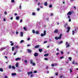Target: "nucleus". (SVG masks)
<instances>
[{"label":"nucleus","mask_w":78,"mask_h":78,"mask_svg":"<svg viewBox=\"0 0 78 78\" xmlns=\"http://www.w3.org/2000/svg\"><path fill=\"white\" fill-rule=\"evenodd\" d=\"M68 18H69V19L70 18V16H69V15H68Z\"/></svg>","instance_id":"de8ad7c7"},{"label":"nucleus","mask_w":78,"mask_h":78,"mask_svg":"<svg viewBox=\"0 0 78 78\" xmlns=\"http://www.w3.org/2000/svg\"><path fill=\"white\" fill-rule=\"evenodd\" d=\"M70 47V45L68 44L66 45V47Z\"/></svg>","instance_id":"a878e982"},{"label":"nucleus","mask_w":78,"mask_h":78,"mask_svg":"<svg viewBox=\"0 0 78 78\" xmlns=\"http://www.w3.org/2000/svg\"><path fill=\"white\" fill-rule=\"evenodd\" d=\"M24 42V41L21 40V41L20 42V43H22V42Z\"/></svg>","instance_id":"c9c22d12"},{"label":"nucleus","mask_w":78,"mask_h":78,"mask_svg":"<svg viewBox=\"0 0 78 78\" xmlns=\"http://www.w3.org/2000/svg\"><path fill=\"white\" fill-rule=\"evenodd\" d=\"M72 63L73 64H75V65H77V64H78V63L75 62V61H74Z\"/></svg>","instance_id":"6e6552de"},{"label":"nucleus","mask_w":78,"mask_h":78,"mask_svg":"<svg viewBox=\"0 0 78 78\" xmlns=\"http://www.w3.org/2000/svg\"><path fill=\"white\" fill-rule=\"evenodd\" d=\"M5 78H8V77H7V76H5Z\"/></svg>","instance_id":"774afa93"},{"label":"nucleus","mask_w":78,"mask_h":78,"mask_svg":"<svg viewBox=\"0 0 78 78\" xmlns=\"http://www.w3.org/2000/svg\"><path fill=\"white\" fill-rule=\"evenodd\" d=\"M32 33H33L34 34V33H35V31L34 30H32Z\"/></svg>","instance_id":"c756f323"},{"label":"nucleus","mask_w":78,"mask_h":78,"mask_svg":"<svg viewBox=\"0 0 78 78\" xmlns=\"http://www.w3.org/2000/svg\"><path fill=\"white\" fill-rule=\"evenodd\" d=\"M69 59L71 61L72 60V58L71 57H69Z\"/></svg>","instance_id":"4c0bfd02"},{"label":"nucleus","mask_w":78,"mask_h":78,"mask_svg":"<svg viewBox=\"0 0 78 78\" xmlns=\"http://www.w3.org/2000/svg\"><path fill=\"white\" fill-rule=\"evenodd\" d=\"M14 16H17V14L15 13L14 14Z\"/></svg>","instance_id":"6e6d98bb"},{"label":"nucleus","mask_w":78,"mask_h":78,"mask_svg":"<svg viewBox=\"0 0 78 78\" xmlns=\"http://www.w3.org/2000/svg\"><path fill=\"white\" fill-rule=\"evenodd\" d=\"M11 46H13L14 45V43H12L11 44Z\"/></svg>","instance_id":"58836bf2"},{"label":"nucleus","mask_w":78,"mask_h":78,"mask_svg":"<svg viewBox=\"0 0 78 78\" xmlns=\"http://www.w3.org/2000/svg\"><path fill=\"white\" fill-rule=\"evenodd\" d=\"M15 50V49L14 48V47H13L12 48V51H14Z\"/></svg>","instance_id":"dca6fc26"},{"label":"nucleus","mask_w":78,"mask_h":78,"mask_svg":"<svg viewBox=\"0 0 78 78\" xmlns=\"http://www.w3.org/2000/svg\"><path fill=\"white\" fill-rule=\"evenodd\" d=\"M56 55H59V53L58 52V53H56Z\"/></svg>","instance_id":"5fc2aeb1"},{"label":"nucleus","mask_w":78,"mask_h":78,"mask_svg":"<svg viewBox=\"0 0 78 78\" xmlns=\"http://www.w3.org/2000/svg\"><path fill=\"white\" fill-rule=\"evenodd\" d=\"M0 71L1 72H3V69L2 68H0Z\"/></svg>","instance_id":"4be33fe9"},{"label":"nucleus","mask_w":78,"mask_h":78,"mask_svg":"<svg viewBox=\"0 0 78 78\" xmlns=\"http://www.w3.org/2000/svg\"><path fill=\"white\" fill-rule=\"evenodd\" d=\"M61 37H62V34H61L59 35V37H55V39L56 40H58V39H61Z\"/></svg>","instance_id":"f257e3e1"},{"label":"nucleus","mask_w":78,"mask_h":78,"mask_svg":"<svg viewBox=\"0 0 78 78\" xmlns=\"http://www.w3.org/2000/svg\"><path fill=\"white\" fill-rule=\"evenodd\" d=\"M9 69H11V66L10 65V66H9Z\"/></svg>","instance_id":"a18cd8bd"},{"label":"nucleus","mask_w":78,"mask_h":78,"mask_svg":"<svg viewBox=\"0 0 78 78\" xmlns=\"http://www.w3.org/2000/svg\"><path fill=\"white\" fill-rule=\"evenodd\" d=\"M56 50H57V51H59V49H58V48H57L56 49Z\"/></svg>","instance_id":"0e129e2a"},{"label":"nucleus","mask_w":78,"mask_h":78,"mask_svg":"<svg viewBox=\"0 0 78 78\" xmlns=\"http://www.w3.org/2000/svg\"><path fill=\"white\" fill-rule=\"evenodd\" d=\"M68 30L66 32L67 33H69V31H70V27H67L66 28Z\"/></svg>","instance_id":"7ed1b4c3"},{"label":"nucleus","mask_w":78,"mask_h":78,"mask_svg":"<svg viewBox=\"0 0 78 78\" xmlns=\"http://www.w3.org/2000/svg\"><path fill=\"white\" fill-rule=\"evenodd\" d=\"M60 59H62V58H64V56L61 57L60 58Z\"/></svg>","instance_id":"49530a36"},{"label":"nucleus","mask_w":78,"mask_h":78,"mask_svg":"<svg viewBox=\"0 0 78 78\" xmlns=\"http://www.w3.org/2000/svg\"><path fill=\"white\" fill-rule=\"evenodd\" d=\"M41 5V3H40V2L38 3V5L39 6V5Z\"/></svg>","instance_id":"4d7b16f0"},{"label":"nucleus","mask_w":78,"mask_h":78,"mask_svg":"<svg viewBox=\"0 0 78 78\" xmlns=\"http://www.w3.org/2000/svg\"><path fill=\"white\" fill-rule=\"evenodd\" d=\"M23 28L24 30H25V31H27L28 30L27 29V27H23Z\"/></svg>","instance_id":"6ab92c4d"},{"label":"nucleus","mask_w":78,"mask_h":78,"mask_svg":"<svg viewBox=\"0 0 78 78\" xmlns=\"http://www.w3.org/2000/svg\"><path fill=\"white\" fill-rule=\"evenodd\" d=\"M30 63L31 64H33V66H35V65H36V64H35V63L34 62H33V61L32 60H30Z\"/></svg>","instance_id":"f03ea898"},{"label":"nucleus","mask_w":78,"mask_h":78,"mask_svg":"<svg viewBox=\"0 0 78 78\" xmlns=\"http://www.w3.org/2000/svg\"><path fill=\"white\" fill-rule=\"evenodd\" d=\"M34 73H37V71L35 70L34 71Z\"/></svg>","instance_id":"473e14b6"},{"label":"nucleus","mask_w":78,"mask_h":78,"mask_svg":"<svg viewBox=\"0 0 78 78\" xmlns=\"http://www.w3.org/2000/svg\"><path fill=\"white\" fill-rule=\"evenodd\" d=\"M20 58H17L16 59V61H18V60H20Z\"/></svg>","instance_id":"412c9836"},{"label":"nucleus","mask_w":78,"mask_h":78,"mask_svg":"<svg viewBox=\"0 0 78 78\" xmlns=\"http://www.w3.org/2000/svg\"><path fill=\"white\" fill-rule=\"evenodd\" d=\"M36 34H39V32L38 31H36Z\"/></svg>","instance_id":"7c9ffc66"},{"label":"nucleus","mask_w":78,"mask_h":78,"mask_svg":"<svg viewBox=\"0 0 78 78\" xmlns=\"http://www.w3.org/2000/svg\"><path fill=\"white\" fill-rule=\"evenodd\" d=\"M24 62H26V63H27V60H25Z\"/></svg>","instance_id":"bf43d9fd"},{"label":"nucleus","mask_w":78,"mask_h":78,"mask_svg":"<svg viewBox=\"0 0 78 78\" xmlns=\"http://www.w3.org/2000/svg\"><path fill=\"white\" fill-rule=\"evenodd\" d=\"M69 22H71V19H69Z\"/></svg>","instance_id":"680f3d73"},{"label":"nucleus","mask_w":78,"mask_h":78,"mask_svg":"<svg viewBox=\"0 0 78 78\" xmlns=\"http://www.w3.org/2000/svg\"><path fill=\"white\" fill-rule=\"evenodd\" d=\"M72 13H73V12L71 11H69L67 13V15L68 16H69V15H71V14H72Z\"/></svg>","instance_id":"39448f33"},{"label":"nucleus","mask_w":78,"mask_h":78,"mask_svg":"<svg viewBox=\"0 0 78 78\" xmlns=\"http://www.w3.org/2000/svg\"><path fill=\"white\" fill-rule=\"evenodd\" d=\"M30 38H27L28 41H30Z\"/></svg>","instance_id":"69168bd1"},{"label":"nucleus","mask_w":78,"mask_h":78,"mask_svg":"<svg viewBox=\"0 0 78 78\" xmlns=\"http://www.w3.org/2000/svg\"><path fill=\"white\" fill-rule=\"evenodd\" d=\"M48 55H49V54H45L44 56H48Z\"/></svg>","instance_id":"f3484780"},{"label":"nucleus","mask_w":78,"mask_h":78,"mask_svg":"<svg viewBox=\"0 0 78 78\" xmlns=\"http://www.w3.org/2000/svg\"><path fill=\"white\" fill-rule=\"evenodd\" d=\"M34 55L35 57H37V56L39 55V54L37 52H36L34 54Z\"/></svg>","instance_id":"20e7f679"},{"label":"nucleus","mask_w":78,"mask_h":78,"mask_svg":"<svg viewBox=\"0 0 78 78\" xmlns=\"http://www.w3.org/2000/svg\"><path fill=\"white\" fill-rule=\"evenodd\" d=\"M31 52H32V51H31V50L30 49H27L28 53H31Z\"/></svg>","instance_id":"423d86ee"},{"label":"nucleus","mask_w":78,"mask_h":78,"mask_svg":"<svg viewBox=\"0 0 78 78\" xmlns=\"http://www.w3.org/2000/svg\"><path fill=\"white\" fill-rule=\"evenodd\" d=\"M4 14L5 15H6V14H7V12H4Z\"/></svg>","instance_id":"37998d69"},{"label":"nucleus","mask_w":78,"mask_h":78,"mask_svg":"<svg viewBox=\"0 0 78 78\" xmlns=\"http://www.w3.org/2000/svg\"><path fill=\"white\" fill-rule=\"evenodd\" d=\"M3 20L5 22V21H6V18H4L3 19Z\"/></svg>","instance_id":"09e8293b"},{"label":"nucleus","mask_w":78,"mask_h":78,"mask_svg":"<svg viewBox=\"0 0 78 78\" xmlns=\"http://www.w3.org/2000/svg\"><path fill=\"white\" fill-rule=\"evenodd\" d=\"M19 47L18 46H15V48H19Z\"/></svg>","instance_id":"bb28decb"},{"label":"nucleus","mask_w":78,"mask_h":78,"mask_svg":"<svg viewBox=\"0 0 78 78\" xmlns=\"http://www.w3.org/2000/svg\"><path fill=\"white\" fill-rule=\"evenodd\" d=\"M37 11H39V10H40V8H37Z\"/></svg>","instance_id":"79ce46f5"},{"label":"nucleus","mask_w":78,"mask_h":78,"mask_svg":"<svg viewBox=\"0 0 78 78\" xmlns=\"http://www.w3.org/2000/svg\"><path fill=\"white\" fill-rule=\"evenodd\" d=\"M23 32H21V37H22V36H23Z\"/></svg>","instance_id":"5701e85b"},{"label":"nucleus","mask_w":78,"mask_h":78,"mask_svg":"<svg viewBox=\"0 0 78 78\" xmlns=\"http://www.w3.org/2000/svg\"><path fill=\"white\" fill-rule=\"evenodd\" d=\"M44 5L45 6H47L48 5L47 2H45V3H44Z\"/></svg>","instance_id":"b1692460"},{"label":"nucleus","mask_w":78,"mask_h":78,"mask_svg":"<svg viewBox=\"0 0 78 78\" xmlns=\"http://www.w3.org/2000/svg\"><path fill=\"white\" fill-rule=\"evenodd\" d=\"M43 33H44V35H46V30H44Z\"/></svg>","instance_id":"aec40b11"},{"label":"nucleus","mask_w":78,"mask_h":78,"mask_svg":"<svg viewBox=\"0 0 78 78\" xmlns=\"http://www.w3.org/2000/svg\"><path fill=\"white\" fill-rule=\"evenodd\" d=\"M40 8H43V6H40Z\"/></svg>","instance_id":"052dcab7"},{"label":"nucleus","mask_w":78,"mask_h":78,"mask_svg":"<svg viewBox=\"0 0 78 78\" xmlns=\"http://www.w3.org/2000/svg\"><path fill=\"white\" fill-rule=\"evenodd\" d=\"M21 8V5H20V7H19V9H20Z\"/></svg>","instance_id":"338daca9"},{"label":"nucleus","mask_w":78,"mask_h":78,"mask_svg":"<svg viewBox=\"0 0 78 78\" xmlns=\"http://www.w3.org/2000/svg\"><path fill=\"white\" fill-rule=\"evenodd\" d=\"M15 66L16 67H19V63L17 62L16 63Z\"/></svg>","instance_id":"1a4fd4ad"},{"label":"nucleus","mask_w":78,"mask_h":78,"mask_svg":"<svg viewBox=\"0 0 78 78\" xmlns=\"http://www.w3.org/2000/svg\"><path fill=\"white\" fill-rule=\"evenodd\" d=\"M32 15L33 16H36V14H35V13L34 12L32 13Z\"/></svg>","instance_id":"c85d7f7f"},{"label":"nucleus","mask_w":78,"mask_h":78,"mask_svg":"<svg viewBox=\"0 0 78 78\" xmlns=\"http://www.w3.org/2000/svg\"><path fill=\"white\" fill-rule=\"evenodd\" d=\"M19 34V32H18V31L16 32V34Z\"/></svg>","instance_id":"603ef678"},{"label":"nucleus","mask_w":78,"mask_h":78,"mask_svg":"<svg viewBox=\"0 0 78 78\" xmlns=\"http://www.w3.org/2000/svg\"><path fill=\"white\" fill-rule=\"evenodd\" d=\"M4 49H5V48H2L1 49V51H2V50H4Z\"/></svg>","instance_id":"ea45409f"},{"label":"nucleus","mask_w":78,"mask_h":78,"mask_svg":"<svg viewBox=\"0 0 78 78\" xmlns=\"http://www.w3.org/2000/svg\"><path fill=\"white\" fill-rule=\"evenodd\" d=\"M63 77V75H62L61 76H60V78H62Z\"/></svg>","instance_id":"a19ab883"},{"label":"nucleus","mask_w":78,"mask_h":78,"mask_svg":"<svg viewBox=\"0 0 78 78\" xmlns=\"http://www.w3.org/2000/svg\"><path fill=\"white\" fill-rule=\"evenodd\" d=\"M12 69H15V66H12Z\"/></svg>","instance_id":"cd10ccee"},{"label":"nucleus","mask_w":78,"mask_h":78,"mask_svg":"<svg viewBox=\"0 0 78 78\" xmlns=\"http://www.w3.org/2000/svg\"><path fill=\"white\" fill-rule=\"evenodd\" d=\"M51 16H53V14L51 13Z\"/></svg>","instance_id":"e2e57ef3"},{"label":"nucleus","mask_w":78,"mask_h":78,"mask_svg":"<svg viewBox=\"0 0 78 78\" xmlns=\"http://www.w3.org/2000/svg\"><path fill=\"white\" fill-rule=\"evenodd\" d=\"M49 8H52V5H49Z\"/></svg>","instance_id":"2f4dec72"},{"label":"nucleus","mask_w":78,"mask_h":78,"mask_svg":"<svg viewBox=\"0 0 78 78\" xmlns=\"http://www.w3.org/2000/svg\"><path fill=\"white\" fill-rule=\"evenodd\" d=\"M69 70L70 71V73H71V72H72V71H73L71 69H69Z\"/></svg>","instance_id":"f704fd0d"},{"label":"nucleus","mask_w":78,"mask_h":78,"mask_svg":"<svg viewBox=\"0 0 78 78\" xmlns=\"http://www.w3.org/2000/svg\"><path fill=\"white\" fill-rule=\"evenodd\" d=\"M38 50L40 52V53H41V52H42V49H38Z\"/></svg>","instance_id":"9d476101"},{"label":"nucleus","mask_w":78,"mask_h":78,"mask_svg":"<svg viewBox=\"0 0 78 78\" xmlns=\"http://www.w3.org/2000/svg\"><path fill=\"white\" fill-rule=\"evenodd\" d=\"M51 66H52V67H54V66H55V64H52Z\"/></svg>","instance_id":"c03bdc74"},{"label":"nucleus","mask_w":78,"mask_h":78,"mask_svg":"<svg viewBox=\"0 0 78 78\" xmlns=\"http://www.w3.org/2000/svg\"><path fill=\"white\" fill-rule=\"evenodd\" d=\"M47 41H44V44H45V43H47Z\"/></svg>","instance_id":"3c124183"},{"label":"nucleus","mask_w":78,"mask_h":78,"mask_svg":"<svg viewBox=\"0 0 78 78\" xmlns=\"http://www.w3.org/2000/svg\"><path fill=\"white\" fill-rule=\"evenodd\" d=\"M22 21H23L22 20H20V22H22Z\"/></svg>","instance_id":"13d9d810"},{"label":"nucleus","mask_w":78,"mask_h":78,"mask_svg":"<svg viewBox=\"0 0 78 78\" xmlns=\"http://www.w3.org/2000/svg\"><path fill=\"white\" fill-rule=\"evenodd\" d=\"M20 19V16H16V20H19Z\"/></svg>","instance_id":"2eb2a0df"},{"label":"nucleus","mask_w":78,"mask_h":78,"mask_svg":"<svg viewBox=\"0 0 78 78\" xmlns=\"http://www.w3.org/2000/svg\"><path fill=\"white\" fill-rule=\"evenodd\" d=\"M11 2L12 3H14V0H12Z\"/></svg>","instance_id":"e433bc0d"},{"label":"nucleus","mask_w":78,"mask_h":78,"mask_svg":"<svg viewBox=\"0 0 78 78\" xmlns=\"http://www.w3.org/2000/svg\"><path fill=\"white\" fill-rule=\"evenodd\" d=\"M39 45H37L35 46L34 48H39Z\"/></svg>","instance_id":"f8f14e48"},{"label":"nucleus","mask_w":78,"mask_h":78,"mask_svg":"<svg viewBox=\"0 0 78 78\" xmlns=\"http://www.w3.org/2000/svg\"><path fill=\"white\" fill-rule=\"evenodd\" d=\"M32 73H33V72H32V71L27 73V74H28V75H30V74H32Z\"/></svg>","instance_id":"ddd939ff"},{"label":"nucleus","mask_w":78,"mask_h":78,"mask_svg":"<svg viewBox=\"0 0 78 78\" xmlns=\"http://www.w3.org/2000/svg\"><path fill=\"white\" fill-rule=\"evenodd\" d=\"M55 75H56V76H58V73H56L55 74Z\"/></svg>","instance_id":"864d4df0"},{"label":"nucleus","mask_w":78,"mask_h":78,"mask_svg":"<svg viewBox=\"0 0 78 78\" xmlns=\"http://www.w3.org/2000/svg\"><path fill=\"white\" fill-rule=\"evenodd\" d=\"M73 35H74L75 34V31L74 30H73Z\"/></svg>","instance_id":"393cba45"},{"label":"nucleus","mask_w":78,"mask_h":78,"mask_svg":"<svg viewBox=\"0 0 78 78\" xmlns=\"http://www.w3.org/2000/svg\"><path fill=\"white\" fill-rule=\"evenodd\" d=\"M41 37H44V36H45V35H44V34L42 33L41 34Z\"/></svg>","instance_id":"4468645a"},{"label":"nucleus","mask_w":78,"mask_h":78,"mask_svg":"<svg viewBox=\"0 0 78 78\" xmlns=\"http://www.w3.org/2000/svg\"><path fill=\"white\" fill-rule=\"evenodd\" d=\"M11 75L12 76H15V75H16V73H12Z\"/></svg>","instance_id":"9b49d317"},{"label":"nucleus","mask_w":78,"mask_h":78,"mask_svg":"<svg viewBox=\"0 0 78 78\" xmlns=\"http://www.w3.org/2000/svg\"><path fill=\"white\" fill-rule=\"evenodd\" d=\"M63 42V41H62L58 43V44H62Z\"/></svg>","instance_id":"a211bd4d"},{"label":"nucleus","mask_w":78,"mask_h":78,"mask_svg":"<svg viewBox=\"0 0 78 78\" xmlns=\"http://www.w3.org/2000/svg\"><path fill=\"white\" fill-rule=\"evenodd\" d=\"M54 33H58V30L57 29L55 30L54 31Z\"/></svg>","instance_id":"0eeeda50"},{"label":"nucleus","mask_w":78,"mask_h":78,"mask_svg":"<svg viewBox=\"0 0 78 78\" xmlns=\"http://www.w3.org/2000/svg\"><path fill=\"white\" fill-rule=\"evenodd\" d=\"M44 59L45 60H46V61H47V60H48V58H44Z\"/></svg>","instance_id":"72a5a7b5"},{"label":"nucleus","mask_w":78,"mask_h":78,"mask_svg":"<svg viewBox=\"0 0 78 78\" xmlns=\"http://www.w3.org/2000/svg\"><path fill=\"white\" fill-rule=\"evenodd\" d=\"M61 54H62V55L64 54V53L62 51H61Z\"/></svg>","instance_id":"8fccbe9b"}]
</instances>
